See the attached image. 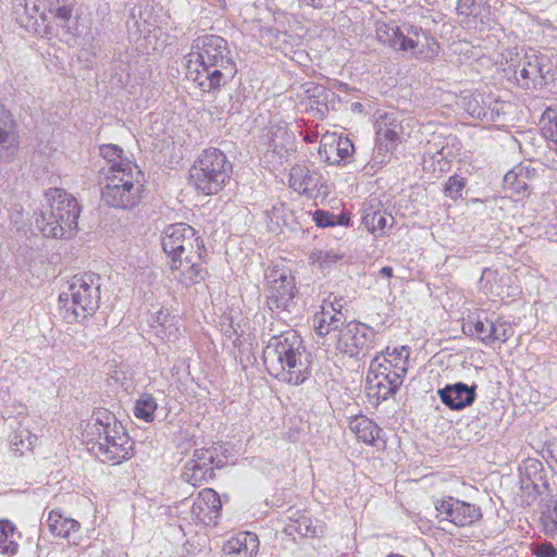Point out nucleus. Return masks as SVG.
Returning a JSON list of instances; mask_svg holds the SVG:
<instances>
[{
    "mask_svg": "<svg viewBox=\"0 0 557 557\" xmlns=\"http://www.w3.org/2000/svg\"><path fill=\"white\" fill-rule=\"evenodd\" d=\"M162 249L168 257L172 272H180L176 280L186 287L202 282L207 275L203 255L207 249L198 232L186 223L165 227L162 234Z\"/></svg>",
    "mask_w": 557,
    "mask_h": 557,
    "instance_id": "nucleus-1",
    "label": "nucleus"
},
{
    "mask_svg": "<svg viewBox=\"0 0 557 557\" xmlns=\"http://www.w3.org/2000/svg\"><path fill=\"white\" fill-rule=\"evenodd\" d=\"M188 67H198L193 79L203 92H213L228 84L237 73L234 54L226 39L213 34L195 38L187 54Z\"/></svg>",
    "mask_w": 557,
    "mask_h": 557,
    "instance_id": "nucleus-2",
    "label": "nucleus"
},
{
    "mask_svg": "<svg viewBox=\"0 0 557 557\" xmlns=\"http://www.w3.org/2000/svg\"><path fill=\"white\" fill-rule=\"evenodd\" d=\"M263 362L271 375L289 385L305 383L312 373L311 354L294 330L269 339L263 349Z\"/></svg>",
    "mask_w": 557,
    "mask_h": 557,
    "instance_id": "nucleus-3",
    "label": "nucleus"
},
{
    "mask_svg": "<svg viewBox=\"0 0 557 557\" xmlns=\"http://www.w3.org/2000/svg\"><path fill=\"white\" fill-rule=\"evenodd\" d=\"M312 317V327L319 336L331 335L335 349L349 357H364L374 345L376 332L368 324L357 320H347L346 315L330 304Z\"/></svg>",
    "mask_w": 557,
    "mask_h": 557,
    "instance_id": "nucleus-4",
    "label": "nucleus"
},
{
    "mask_svg": "<svg viewBox=\"0 0 557 557\" xmlns=\"http://www.w3.org/2000/svg\"><path fill=\"white\" fill-rule=\"evenodd\" d=\"M79 213V205L71 194L61 188H49L35 223L46 237L62 238L76 230Z\"/></svg>",
    "mask_w": 557,
    "mask_h": 557,
    "instance_id": "nucleus-5",
    "label": "nucleus"
},
{
    "mask_svg": "<svg viewBox=\"0 0 557 557\" xmlns=\"http://www.w3.org/2000/svg\"><path fill=\"white\" fill-rule=\"evenodd\" d=\"M110 175L101 187L102 200L110 207L129 210L136 207L143 197L144 174L131 161L110 165Z\"/></svg>",
    "mask_w": 557,
    "mask_h": 557,
    "instance_id": "nucleus-6",
    "label": "nucleus"
},
{
    "mask_svg": "<svg viewBox=\"0 0 557 557\" xmlns=\"http://www.w3.org/2000/svg\"><path fill=\"white\" fill-rule=\"evenodd\" d=\"M100 299V277L94 273L75 275L69 290L59 295L60 308L67 323L82 322L94 315Z\"/></svg>",
    "mask_w": 557,
    "mask_h": 557,
    "instance_id": "nucleus-7",
    "label": "nucleus"
},
{
    "mask_svg": "<svg viewBox=\"0 0 557 557\" xmlns=\"http://www.w3.org/2000/svg\"><path fill=\"white\" fill-rule=\"evenodd\" d=\"M233 164L218 148L205 149L189 170L190 184L203 195L219 193L230 178Z\"/></svg>",
    "mask_w": 557,
    "mask_h": 557,
    "instance_id": "nucleus-8",
    "label": "nucleus"
},
{
    "mask_svg": "<svg viewBox=\"0 0 557 557\" xmlns=\"http://www.w3.org/2000/svg\"><path fill=\"white\" fill-rule=\"evenodd\" d=\"M556 66L546 53H527L519 61L515 78L521 88L539 90L556 81Z\"/></svg>",
    "mask_w": 557,
    "mask_h": 557,
    "instance_id": "nucleus-9",
    "label": "nucleus"
},
{
    "mask_svg": "<svg viewBox=\"0 0 557 557\" xmlns=\"http://www.w3.org/2000/svg\"><path fill=\"white\" fill-rule=\"evenodd\" d=\"M375 35L384 46L398 52H410L414 57L423 52L419 49L421 38L428 39L420 26L410 23H403L399 26L386 23L377 24Z\"/></svg>",
    "mask_w": 557,
    "mask_h": 557,
    "instance_id": "nucleus-10",
    "label": "nucleus"
},
{
    "mask_svg": "<svg viewBox=\"0 0 557 557\" xmlns=\"http://www.w3.org/2000/svg\"><path fill=\"white\" fill-rule=\"evenodd\" d=\"M268 278L267 302L271 310H287L295 305V295L297 292L295 276L290 270L274 265Z\"/></svg>",
    "mask_w": 557,
    "mask_h": 557,
    "instance_id": "nucleus-11",
    "label": "nucleus"
},
{
    "mask_svg": "<svg viewBox=\"0 0 557 557\" xmlns=\"http://www.w3.org/2000/svg\"><path fill=\"white\" fill-rule=\"evenodd\" d=\"M375 146L373 159L376 163H386L388 153L400 143L403 125L394 112L379 114L375 123Z\"/></svg>",
    "mask_w": 557,
    "mask_h": 557,
    "instance_id": "nucleus-12",
    "label": "nucleus"
},
{
    "mask_svg": "<svg viewBox=\"0 0 557 557\" xmlns=\"http://www.w3.org/2000/svg\"><path fill=\"white\" fill-rule=\"evenodd\" d=\"M132 446L133 442L123 431V426L114 424V431L106 435V441L94 444L90 450L103 462L111 461L114 465H120L133 456Z\"/></svg>",
    "mask_w": 557,
    "mask_h": 557,
    "instance_id": "nucleus-13",
    "label": "nucleus"
},
{
    "mask_svg": "<svg viewBox=\"0 0 557 557\" xmlns=\"http://www.w3.org/2000/svg\"><path fill=\"white\" fill-rule=\"evenodd\" d=\"M437 517L459 528L470 527L483 517L480 506L448 496L435 506Z\"/></svg>",
    "mask_w": 557,
    "mask_h": 557,
    "instance_id": "nucleus-14",
    "label": "nucleus"
},
{
    "mask_svg": "<svg viewBox=\"0 0 557 557\" xmlns=\"http://www.w3.org/2000/svg\"><path fill=\"white\" fill-rule=\"evenodd\" d=\"M476 388V384L468 385L462 382H456L438 388L437 395L447 408L459 411L470 407L475 401Z\"/></svg>",
    "mask_w": 557,
    "mask_h": 557,
    "instance_id": "nucleus-15",
    "label": "nucleus"
},
{
    "mask_svg": "<svg viewBox=\"0 0 557 557\" xmlns=\"http://www.w3.org/2000/svg\"><path fill=\"white\" fill-rule=\"evenodd\" d=\"M322 184V175L318 170L306 164H295L289 171V187L308 198L317 197Z\"/></svg>",
    "mask_w": 557,
    "mask_h": 557,
    "instance_id": "nucleus-16",
    "label": "nucleus"
},
{
    "mask_svg": "<svg viewBox=\"0 0 557 557\" xmlns=\"http://www.w3.org/2000/svg\"><path fill=\"white\" fill-rule=\"evenodd\" d=\"M404 380L398 375L367 374L366 389L370 398L380 404L393 397L403 385Z\"/></svg>",
    "mask_w": 557,
    "mask_h": 557,
    "instance_id": "nucleus-17",
    "label": "nucleus"
},
{
    "mask_svg": "<svg viewBox=\"0 0 557 557\" xmlns=\"http://www.w3.org/2000/svg\"><path fill=\"white\" fill-rule=\"evenodd\" d=\"M493 95L470 94L460 98L459 106L472 117L494 121L498 115L496 106H492Z\"/></svg>",
    "mask_w": 557,
    "mask_h": 557,
    "instance_id": "nucleus-18",
    "label": "nucleus"
},
{
    "mask_svg": "<svg viewBox=\"0 0 557 557\" xmlns=\"http://www.w3.org/2000/svg\"><path fill=\"white\" fill-rule=\"evenodd\" d=\"M17 146L16 123L11 113L0 103V158L10 161Z\"/></svg>",
    "mask_w": 557,
    "mask_h": 557,
    "instance_id": "nucleus-19",
    "label": "nucleus"
},
{
    "mask_svg": "<svg viewBox=\"0 0 557 557\" xmlns=\"http://www.w3.org/2000/svg\"><path fill=\"white\" fill-rule=\"evenodd\" d=\"M302 88L312 116L322 120L329 112V102L335 98V92L313 82L304 84Z\"/></svg>",
    "mask_w": 557,
    "mask_h": 557,
    "instance_id": "nucleus-20",
    "label": "nucleus"
},
{
    "mask_svg": "<svg viewBox=\"0 0 557 557\" xmlns=\"http://www.w3.org/2000/svg\"><path fill=\"white\" fill-rule=\"evenodd\" d=\"M114 424H117L115 417L108 410L94 412L90 422H88L85 432L90 436L91 446L98 442L106 441V435L114 431Z\"/></svg>",
    "mask_w": 557,
    "mask_h": 557,
    "instance_id": "nucleus-21",
    "label": "nucleus"
},
{
    "mask_svg": "<svg viewBox=\"0 0 557 557\" xmlns=\"http://www.w3.org/2000/svg\"><path fill=\"white\" fill-rule=\"evenodd\" d=\"M504 188L520 198L528 197L533 189L531 185V171L525 166H518L504 176Z\"/></svg>",
    "mask_w": 557,
    "mask_h": 557,
    "instance_id": "nucleus-22",
    "label": "nucleus"
},
{
    "mask_svg": "<svg viewBox=\"0 0 557 557\" xmlns=\"http://www.w3.org/2000/svg\"><path fill=\"white\" fill-rule=\"evenodd\" d=\"M349 430L367 445H375L381 440L382 429L366 416H355L348 421Z\"/></svg>",
    "mask_w": 557,
    "mask_h": 557,
    "instance_id": "nucleus-23",
    "label": "nucleus"
},
{
    "mask_svg": "<svg viewBox=\"0 0 557 557\" xmlns=\"http://www.w3.org/2000/svg\"><path fill=\"white\" fill-rule=\"evenodd\" d=\"M394 218L382 208L381 203H369L362 211V223L371 234H384V230Z\"/></svg>",
    "mask_w": 557,
    "mask_h": 557,
    "instance_id": "nucleus-24",
    "label": "nucleus"
},
{
    "mask_svg": "<svg viewBox=\"0 0 557 557\" xmlns=\"http://www.w3.org/2000/svg\"><path fill=\"white\" fill-rule=\"evenodd\" d=\"M45 523L53 535L67 539L69 542H71L72 536L81 529L79 522L63 517L57 510L49 512Z\"/></svg>",
    "mask_w": 557,
    "mask_h": 557,
    "instance_id": "nucleus-25",
    "label": "nucleus"
},
{
    "mask_svg": "<svg viewBox=\"0 0 557 557\" xmlns=\"http://www.w3.org/2000/svg\"><path fill=\"white\" fill-rule=\"evenodd\" d=\"M259 541L256 534L250 532L239 533L227 542L230 553L237 557H251L258 549Z\"/></svg>",
    "mask_w": 557,
    "mask_h": 557,
    "instance_id": "nucleus-26",
    "label": "nucleus"
},
{
    "mask_svg": "<svg viewBox=\"0 0 557 557\" xmlns=\"http://www.w3.org/2000/svg\"><path fill=\"white\" fill-rule=\"evenodd\" d=\"M16 537L21 533L15 532V525L9 520L0 521V553L7 556H14L18 550Z\"/></svg>",
    "mask_w": 557,
    "mask_h": 557,
    "instance_id": "nucleus-27",
    "label": "nucleus"
},
{
    "mask_svg": "<svg viewBox=\"0 0 557 557\" xmlns=\"http://www.w3.org/2000/svg\"><path fill=\"white\" fill-rule=\"evenodd\" d=\"M398 375L399 379L404 380L406 376V369L404 368V361L392 362L385 356L376 355L370 363L367 374H385Z\"/></svg>",
    "mask_w": 557,
    "mask_h": 557,
    "instance_id": "nucleus-28",
    "label": "nucleus"
},
{
    "mask_svg": "<svg viewBox=\"0 0 557 557\" xmlns=\"http://www.w3.org/2000/svg\"><path fill=\"white\" fill-rule=\"evenodd\" d=\"M198 508L200 511L208 509L209 512H213L218 518L222 509V502L220 495L212 488H205L199 493V499L194 504V511Z\"/></svg>",
    "mask_w": 557,
    "mask_h": 557,
    "instance_id": "nucleus-29",
    "label": "nucleus"
},
{
    "mask_svg": "<svg viewBox=\"0 0 557 557\" xmlns=\"http://www.w3.org/2000/svg\"><path fill=\"white\" fill-rule=\"evenodd\" d=\"M542 132L552 141L549 147L557 153V107H548L542 114Z\"/></svg>",
    "mask_w": 557,
    "mask_h": 557,
    "instance_id": "nucleus-30",
    "label": "nucleus"
},
{
    "mask_svg": "<svg viewBox=\"0 0 557 557\" xmlns=\"http://www.w3.org/2000/svg\"><path fill=\"white\" fill-rule=\"evenodd\" d=\"M214 476L213 467H203L198 463H186L183 478L194 486L208 482Z\"/></svg>",
    "mask_w": 557,
    "mask_h": 557,
    "instance_id": "nucleus-31",
    "label": "nucleus"
},
{
    "mask_svg": "<svg viewBox=\"0 0 557 557\" xmlns=\"http://www.w3.org/2000/svg\"><path fill=\"white\" fill-rule=\"evenodd\" d=\"M157 408L158 405L154 397L150 394H143L135 403L134 414L137 419L144 420L145 422H151L154 420V412Z\"/></svg>",
    "mask_w": 557,
    "mask_h": 557,
    "instance_id": "nucleus-32",
    "label": "nucleus"
},
{
    "mask_svg": "<svg viewBox=\"0 0 557 557\" xmlns=\"http://www.w3.org/2000/svg\"><path fill=\"white\" fill-rule=\"evenodd\" d=\"M491 320L485 318L484 320L478 319L475 322H471L463 325V333L473 335L475 334L478 339L485 345H491Z\"/></svg>",
    "mask_w": 557,
    "mask_h": 557,
    "instance_id": "nucleus-33",
    "label": "nucleus"
},
{
    "mask_svg": "<svg viewBox=\"0 0 557 557\" xmlns=\"http://www.w3.org/2000/svg\"><path fill=\"white\" fill-rule=\"evenodd\" d=\"M292 213L289 208L284 202H277L267 211V218L269 220V227L271 231H275V227L288 224V216Z\"/></svg>",
    "mask_w": 557,
    "mask_h": 557,
    "instance_id": "nucleus-34",
    "label": "nucleus"
},
{
    "mask_svg": "<svg viewBox=\"0 0 557 557\" xmlns=\"http://www.w3.org/2000/svg\"><path fill=\"white\" fill-rule=\"evenodd\" d=\"M292 522L287 525L289 533H297L301 536H315L317 525L313 524L312 519L306 515H299L296 519L289 517Z\"/></svg>",
    "mask_w": 557,
    "mask_h": 557,
    "instance_id": "nucleus-35",
    "label": "nucleus"
},
{
    "mask_svg": "<svg viewBox=\"0 0 557 557\" xmlns=\"http://www.w3.org/2000/svg\"><path fill=\"white\" fill-rule=\"evenodd\" d=\"M344 255L334 250H314L310 253V262L320 269H329L337 261L343 259Z\"/></svg>",
    "mask_w": 557,
    "mask_h": 557,
    "instance_id": "nucleus-36",
    "label": "nucleus"
},
{
    "mask_svg": "<svg viewBox=\"0 0 557 557\" xmlns=\"http://www.w3.org/2000/svg\"><path fill=\"white\" fill-rule=\"evenodd\" d=\"M168 322H170L169 315L162 311H159L152 324V327L154 329L158 337L170 338L172 336H176L178 329L173 323L168 324Z\"/></svg>",
    "mask_w": 557,
    "mask_h": 557,
    "instance_id": "nucleus-37",
    "label": "nucleus"
},
{
    "mask_svg": "<svg viewBox=\"0 0 557 557\" xmlns=\"http://www.w3.org/2000/svg\"><path fill=\"white\" fill-rule=\"evenodd\" d=\"M187 463H198L203 467H213L221 468L223 465L215 462V449L213 448H200L196 449L193 455V459Z\"/></svg>",
    "mask_w": 557,
    "mask_h": 557,
    "instance_id": "nucleus-38",
    "label": "nucleus"
},
{
    "mask_svg": "<svg viewBox=\"0 0 557 557\" xmlns=\"http://www.w3.org/2000/svg\"><path fill=\"white\" fill-rule=\"evenodd\" d=\"M467 185V180L458 174L451 175L444 187L447 197L456 200L462 197V190Z\"/></svg>",
    "mask_w": 557,
    "mask_h": 557,
    "instance_id": "nucleus-39",
    "label": "nucleus"
},
{
    "mask_svg": "<svg viewBox=\"0 0 557 557\" xmlns=\"http://www.w3.org/2000/svg\"><path fill=\"white\" fill-rule=\"evenodd\" d=\"M491 345L495 342L505 343L513 334L511 326L504 321H493L491 322Z\"/></svg>",
    "mask_w": 557,
    "mask_h": 557,
    "instance_id": "nucleus-40",
    "label": "nucleus"
},
{
    "mask_svg": "<svg viewBox=\"0 0 557 557\" xmlns=\"http://www.w3.org/2000/svg\"><path fill=\"white\" fill-rule=\"evenodd\" d=\"M543 469V466L541 462L539 461H532L530 463V466H528L525 468L527 470V473L525 474H521V478H520V484H521V488L522 490H525V491H529V490H532L535 494H540V486L537 483H535V481L530 476V470H533L534 474H537V472H541V470Z\"/></svg>",
    "mask_w": 557,
    "mask_h": 557,
    "instance_id": "nucleus-41",
    "label": "nucleus"
},
{
    "mask_svg": "<svg viewBox=\"0 0 557 557\" xmlns=\"http://www.w3.org/2000/svg\"><path fill=\"white\" fill-rule=\"evenodd\" d=\"M338 159H335L331 163L347 162L354 152V145L348 137H338L335 147Z\"/></svg>",
    "mask_w": 557,
    "mask_h": 557,
    "instance_id": "nucleus-42",
    "label": "nucleus"
},
{
    "mask_svg": "<svg viewBox=\"0 0 557 557\" xmlns=\"http://www.w3.org/2000/svg\"><path fill=\"white\" fill-rule=\"evenodd\" d=\"M100 153L106 160H108L109 163H111V165H113L114 163H120L122 161H128L122 158L123 149L117 145H103L100 147Z\"/></svg>",
    "mask_w": 557,
    "mask_h": 557,
    "instance_id": "nucleus-43",
    "label": "nucleus"
},
{
    "mask_svg": "<svg viewBox=\"0 0 557 557\" xmlns=\"http://www.w3.org/2000/svg\"><path fill=\"white\" fill-rule=\"evenodd\" d=\"M73 7L74 0H57L54 16L59 21V25L71 20Z\"/></svg>",
    "mask_w": 557,
    "mask_h": 557,
    "instance_id": "nucleus-44",
    "label": "nucleus"
},
{
    "mask_svg": "<svg viewBox=\"0 0 557 557\" xmlns=\"http://www.w3.org/2000/svg\"><path fill=\"white\" fill-rule=\"evenodd\" d=\"M380 356L387 357V359L391 360L393 363L404 361V368L406 369V371L408 370L409 348L407 346L394 348L392 351H389V348H387L385 354H381Z\"/></svg>",
    "mask_w": 557,
    "mask_h": 557,
    "instance_id": "nucleus-45",
    "label": "nucleus"
},
{
    "mask_svg": "<svg viewBox=\"0 0 557 557\" xmlns=\"http://www.w3.org/2000/svg\"><path fill=\"white\" fill-rule=\"evenodd\" d=\"M532 554L536 557H556L557 549L549 542L534 543L531 546Z\"/></svg>",
    "mask_w": 557,
    "mask_h": 557,
    "instance_id": "nucleus-46",
    "label": "nucleus"
},
{
    "mask_svg": "<svg viewBox=\"0 0 557 557\" xmlns=\"http://www.w3.org/2000/svg\"><path fill=\"white\" fill-rule=\"evenodd\" d=\"M544 530L548 534L557 532V500L554 503L553 510L542 517Z\"/></svg>",
    "mask_w": 557,
    "mask_h": 557,
    "instance_id": "nucleus-47",
    "label": "nucleus"
},
{
    "mask_svg": "<svg viewBox=\"0 0 557 557\" xmlns=\"http://www.w3.org/2000/svg\"><path fill=\"white\" fill-rule=\"evenodd\" d=\"M334 213H331L325 210H317L313 213V221L319 227L334 226Z\"/></svg>",
    "mask_w": 557,
    "mask_h": 557,
    "instance_id": "nucleus-48",
    "label": "nucleus"
},
{
    "mask_svg": "<svg viewBox=\"0 0 557 557\" xmlns=\"http://www.w3.org/2000/svg\"><path fill=\"white\" fill-rule=\"evenodd\" d=\"M26 433H27L26 441L23 440L22 434H16L14 436V438L12 440V447L15 451H20L21 454H23V451L25 449L32 448V445H33L32 438L29 436V433L28 432H26Z\"/></svg>",
    "mask_w": 557,
    "mask_h": 557,
    "instance_id": "nucleus-49",
    "label": "nucleus"
},
{
    "mask_svg": "<svg viewBox=\"0 0 557 557\" xmlns=\"http://www.w3.org/2000/svg\"><path fill=\"white\" fill-rule=\"evenodd\" d=\"M60 26L72 36H79L81 34L78 21L77 18H73V16H71L69 22H63Z\"/></svg>",
    "mask_w": 557,
    "mask_h": 557,
    "instance_id": "nucleus-50",
    "label": "nucleus"
},
{
    "mask_svg": "<svg viewBox=\"0 0 557 557\" xmlns=\"http://www.w3.org/2000/svg\"><path fill=\"white\" fill-rule=\"evenodd\" d=\"M308 5L314 9L330 8L334 4L335 0H302Z\"/></svg>",
    "mask_w": 557,
    "mask_h": 557,
    "instance_id": "nucleus-51",
    "label": "nucleus"
},
{
    "mask_svg": "<svg viewBox=\"0 0 557 557\" xmlns=\"http://www.w3.org/2000/svg\"><path fill=\"white\" fill-rule=\"evenodd\" d=\"M334 226L336 225H343L347 226L350 221V216L347 213H341V214H334Z\"/></svg>",
    "mask_w": 557,
    "mask_h": 557,
    "instance_id": "nucleus-52",
    "label": "nucleus"
},
{
    "mask_svg": "<svg viewBox=\"0 0 557 557\" xmlns=\"http://www.w3.org/2000/svg\"><path fill=\"white\" fill-rule=\"evenodd\" d=\"M380 274L385 277H392L393 276V268L391 267H383L380 270Z\"/></svg>",
    "mask_w": 557,
    "mask_h": 557,
    "instance_id": "nucleus-53",
    "label": "nucleus"
},
{
    "mask_svg": "<svg viewBox=\"0 0 557 557\" xmlns=\"http://www.w3.org/2000/svg\"><path fill=\"white\" fill-rule=\"evenodd\" d=\"M216 1L220 3H223V4L225 3V0H216Z\"/></svg>",
    "mask_w": 557,
    "mask_h": 557,
    "instance_id": "nucleus-54",
    "label": "nucleus"
}]
</instances>
